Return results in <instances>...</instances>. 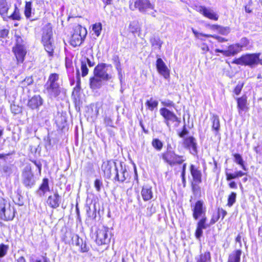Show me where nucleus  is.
<instances>
[{"label":"nucleus","instance_id":"1","mask_svg":"<svg viewBox=\"0 0 262 262\" xmlns=\"http://www.w3.org/2000/svg\"><path fill=\"white\" fill-rule=\"evenodd\" d=\"M113 67L104 63L98 64L94 70V76L90 79V88L93 90L100 89L103 81L110 80L112 76Z\"/></svg>","mask_w":262,"mask_h":262},{"label":"nucleus","instance_id":"2","mask_svg":"<svg viewBox=\"0 0 262 262\" xmlns=\"http://www.w3.org/2000/svg\"><path fill=\"white\" fill-rule=\"evenodd\" d=\"M59 75L52 73L50 75L47 82L45 85V92L50 99L57 98L63 91L59 83Z\"/></svg>","mask_w":262,"mask_h":262},{"label":"nucleus","instance_id":"3","mask_svg":"<svg viewBox=\"0 0 262 262\" xmlns=\"http://www.w3.org/2000/svg\"><path fill=\"white\" fill-rule=\"evenodd\" d=\"M52 29L50 25H46L42 29V42L45 49L49 56H52L54 52V46L52 40Z\"/></svg>","mask_w":262,"mask_h":262},{"label":"nucleus","instance_id":"4","mask_svg":"<svg viewBox=\"0 0 262 262\" xmlns=\"http://www.w3.org/2000/svg\"><path fill=\"white\" fill-rule=\"evenodd\" d=\"M160 114L164 118V122L167 127L170 128V122L174 123V126L177 127L181 122L180 118H178L173 112L166 107H162L159 110Z\"/></svg>","mask_w":262,"mask_h":262},{"label":"nucleus","instance_id":"5","mask_svg":"<svg viewBox=\"0 0 262 262\" xmlns=\"http://www.w3.org/2000/svg\"><path fill=\"white\" fill-rule=\"evenodd\" d=\"M86 33L87 31L85 28L80 26L76 28L71 37V45L74 47L80 46L84 40Z\"/></svg>","mask_w":262,"mask_h":262},{"label":"nucleus","instance_id":"6","mask_svg":"<svg viewBox=\"0 0 262 262\" xmlns=\"http://www.w3.org/2000/svg\"><path fill=\"white\" fill-rule=\"evenodd\" d=\"M259 54H246L235 60L233 63L237 64H245L253 67L257 64L259 61Z\"/></svg>","mask_w":262,"mask_h":262},{"label":"nucleus","instance_id":"7","mask_svg":"<svg viewBox=\"0 0 262 262\" xmlns=\"http://www.w3.org/2000/svg\"><path fill=\"white\" fill-rule=\"evenodd\" d=\"M22 182L27 188H31L35 184L34 174L30 166H26L22 173Z\"/></svg>","mask_w":262,"mask_h":262},{"label":"nucleus","instance_id":"8","mask_svg":"<svg viewBox=\"0 0 262 262\" xmlns=\"http://www.w3.org/2000/svg\"><path fill=\"white\" fill-rule=\"evenodd\" d=\"M108 228L104 226L97 230L96 242L98 245L107 244L110 242L111 237L108 234Z\"/></svg>","mask_w":262,"mask_h":262},{"label":"nucleus","instance_id":"9","mask_svg":"<svg viewBox=\"0 0 262 262\" xmlns=\"http://www.w3.org/2000/svg\"><path fill=\"white\" fill-rule=\"evenodd\" d=\"M43 103L44 100L40 95H34L28 99L27 105L31 110L38 111Z\"/></svg>","mask_w":262,"mask_h":262},{"label":"nucleus","instance_id":"10","mask_svg":"<svg viewBox=\"0 0 262 262\" xmlns=\"http://www.w3.org/2000/svg\"><path fill=\"white\" fill-rule=\"evenodd\" d=\"M129 8L132 10L138 9L140 12H144L147 9H152L153 7L148 0H136L134 6L132 4L129 5Z\"/></svg>","mask_w":262,"mask_h":262},{"label":"nucleus","instance_id":"11","mask_svg":"<svg viewBox=\"0 0 262 262\" xmlns=\"http://www.w3.org/2000/svg\"><path fill=\"white\" fill-rule=\"evenodd\" d=\"M183 145L185 148L189 150L191 154L193 156L197 155V142L194 137L190 136L185 138L184 140Z\"/></svg>","mask_w":262,"mask_h":262},{"label":"nucleus","instance_id":"12","mask_svg":"<svg viewBox=\"0 0 262 262\" xmlns=\"http://www.w3.org/2000/svg\"><path fill=\"white\" fill-rule=\"evenodd\" d=\"M193 212V217L195 220H198L200 217L205 215L206 208L204 206V203L201 200L196 202L192 209Z\"/></svg>","mask_w":262,"mask_h":262},{"label":"nucleus","instance_id":"13","mask_svg":"<svg viewBox=\"0 0 262 262\" xmlns=\"http://www.w3.org/2000/svg\"><path fill=\"white\" fill-rule=\"evenodd\" d=\"M197 11L205 17L213 20H217L219 15L214 11L209 8H206L205 6H200L197 8Z\"/></svg>","mask_w":262,"mask_h":262},{"label":"nucleus","instance_id":"14","mask_svg":"<svg viewBox=\"0 0 262 262\" xmlns=\"http://www.w3.org/2000/svg\"><path fill=\"white\" fill-rule=\"evenodd\" d=\"M15 209L11 208L10 204H8L4 209L0 213V219L2 220L8 221H12L15 216Z\"/></svg>","mask_w":262,"mask_h":262},{"label":"nucleus","instance_id":"15","mask_svg":"<svg viewBox=\"0 0 262 262\" xmlns=\"http://www.w3.org/2000/svg\"><path fill=\"white\" fill-rule=\"evenodd\" d=\"M156 67L158 72L164 76L165 78H167L169 76V70L163 61V60L159 58L156 61Z\"/></svg>","mask_w":262,"mask_h":262},{"label":"nucleus","instance_id":"16","mask_svg":"<svg viewBox=\"0 0 262 262\" xmlns=\"http://www.w3.org/2000/svg\"><path fill=\"white\" fill-rule=\"evenodd\" d=\"M48 205L52 208H57L59 206L60 196L56 191L53 195H50L47 199Z\"/></svg>","mask_w":262,"mask_h":262},{"label":"nucleus","instance_id":"17","mask_svg":"<svg viewBox=\"0 0 262 262\" xmlns=\"http://www.w3.org/2000/svg\"><path fill=\"white\" fill-rule=\"evenodd\" d=\"M192 31L194 35H195V37L198 38V39H200L201 40H204V38H202V37H212L216 40L220 42H223L227 41V39L225 38L215 35H209V34H203L202 33H200L198 32L196 30L194 29L193 28H192Z\"/></svg>","mask_w":262,"mask_h":262},{"label":"nucleus","instance_id":"18","mask_svg":"<svg viewBox=\"0 0 262 262\" xmlns=\"http://www.w3.org/2000/svg\"><path fill=\"white\" fill-rule=\"evenodd\" d=\"M116 163L112 161H104L101 166V169L104 172V175L108 178L111 176V169L113 166H116Z\"/></svg>","mask_w":262,"mask_h":262},{"label":"nucleus","instance_id":"19","mask_svg":"<svg viewBox=\"0 0 262 262\" xmlns=\"http://www.w3.org/2000/svg\"><path fill=\"white\" fill-rule=\"evenodd\" d=\"M176 154L175 152L171 150V148H167V150L162 154L161 157L165 162L167 163L169 165L172 164V161L174 159V156Z\"/></svg>","mask_w":262,"mask_h":262},{"label":"nucleus","instance_id":"20","mask_svg":"<svg viewBox=\"0 0 262 262\" xmlns=\"http://www.w3.org/2000/svg\"><path fill=\"white\" fill-rule=\"evenodd\" d=\"M49 191V180L47 178H44L38 189L36 191V194L39 196L42 197L45 195L47 192Z\"/></svg>","mask_w":262,"mask_h":262},{"label":"nucleus","instance_id":"21","mask_svg":"<svg viewBox=\"0 0 262 262\" xmlns=\"http://www.w3.org/2000/svg\"><path fill=\"white\" fill-rule=\"evenodd\" d=\"M115 171L116 172L115 180L121 183L124 182L128 176V173L126 168L125 167H123L122 164H121V169L120 171V174H119L116 166H115Z\"/></svg>","mask_w":262,"mask_h":262},{"label":"nucleus","instance_id":"22","mask_svg":"<svg viewBox=\"0 0 262 262\" xmlns=\"http://www.w3.org/2000/svg\"><path fill=\"white\" fill-rule=\"evenodd\" d=\"M191 174L193 178V181L195 183L199 184L202 182V173L201 171L198 170L194 165L191 164L190 167Z\"/></svg>","mask_w":262,"mask_h":262},{"label":"nucleus","instance_id":"23","mask_svg":"<svg viewBox=\"0 0 262 262\" xmlns=\"http://www.w3.org/2000/svg\"><path fill=\"white\" fill-rule=\"evenodd\" d=\"M237 108L238 109L239 114L242 111L248 110L247 107V97L246 95H243L241 97L237 98Z\"/></svg>","mask_w":262,"mask_h":262},{"label":"nucleus","instance_id":"24","mask_svg":"<svg viewBox=\"0 0 262 262\" xmlns=\"http://www.w3.org/2000/svg\"><path fill=\"white\" fill-rule=\"evenodd\" d=\"M141 195L144 201H147L151 199L153 197L151 187L144 186L141 191Z\"/></svg>","mask_w":262,"mask_h":262},{"label":"nucleus","instance_id":"25","mask_svg":"<svg viewBox=\"0 0 262 262\" xmlns=\"http://www.w3.org/2000/svg\"><path fill=\"white\" fill-rule=\"evenodd\" d=\"M11 7L6 0H0V15L4 18L8 16V11Z\"/></svg>","mask_w":262,"mask_h":262},{"label":"nucleus","instance_id":"26","mask_svg":"<svg viewBox=\"0 0 262 262\" xmlns=\"http://www.w3.org/2000/svg\"><path fill=\"white\" fill-rule=\"evenodd\" d=\"M14 52L17 61L23 62L26 55V52L23 48L20 46L17 47L14 49Z\"/></svg>","mask_w":262,"mask_h":262},{"label":"nucleus","instance_id":"27","mask_svg":"<svg viewBox=\"0 0 262 262\" xmlns=\"http://www.w3.org/2000/svg\"><path fill=\"white\" fill-rule=\"evenodd\" d=\"M241 51H242V49L240 46H238V44L236 43L232 45L229 46L228 50H227V51L226 52V56L234 55Z\"/></svg>","mask_w":262,"mask_h":262},{"label":"nucleus","instance_id":"28","mask_svg":"<svg viewBox=\"0 0 262 262\" xmlns=\"http://www.w3.org/2000/svg\"><path fill=\"white\" fill-rule=\"evenodd\" d=\"M241 254L240 249L233 251L229 256L228 262H240Z\"/></svg>","mask_w":262,"mask_h":262},{"label":"nucleus","instance_id":"29","mask_svg":"<svg viewBox=\"0 0 262 262\" xmlns=\"http://www.w3.org/2000/svg\"><path fill=\"white\" fill-rule=\"evenodd\" d=\"M233 156L234 157L233 161L239 165L244 170L247 171L248 169L245 165V162L242 156L239 154H234Z\"/></svg>","mask_w":262,"mask_h":262},{"label":"nucleus","instance_id":"30","mask_svg":"<svg viewBox=\"0 0 262 262\" xmlns=\"http://www.w3.org/2000/svg\"><path fill=\"white\" fill-rule=\"evenodd\" d=\"M150 42L154 49L160 50L163 41L158 37H152L150 39Z\"/></svg>","mask_w":262,"mask_h":262},{"label":"nucleus","instance_id":"31","mask_svg":"<svg viewBox=\"0 0 262 262\" xmlns=\"http://www.w3.org/2000/svg\"><path fill=\"white\" fill-rule=\"evenodd\" d=\"M212 129L215 130L216 133H218L220 129V123L219 117L216 115H213L212 118Z\"/></svg>","mask_w":262,"mask_h":262},{"label":"nucleus","instance_id":"32","mask_svg":"<svg viewBox=\"0 0 262 262\" xmlns=\"http://www.w3.org/2000/svg\"><path fill=\"white\" fill-rule=\"evenodd\" d=\"M196 262H210L211 254L210 252L206 251L203 254H200L199 257L196 258Z\"/></svg>","mask_w":262,"mask_h":262},{"label":"nucleus","instance_id":"33","mask_svg":"<svg viewBox=\"0 0 262 262\" xmlns=\"http://www.w3.org/2000/svg\"><path fill=\"white\" fill-rule=\"evenodd\" d=\"M80 68L81 70V75L82 77H84L88 75L89 72V69L87 67V64H85V62H87V60L85 59V57H82L80 60Z\"/></svg>","mask_w":262,"mask_h":262},{"label":"nucleus","instance_id":"34","mask_svg":"<svg viewBox=\"0 0 262 262\" xmlns=\"http://www.w3.org/2000/svg\"><path fill=\"white\" fill-rule=\"evenodd\" d=\"M7 17L12 20H19L20 19L21 17L19 10L16 5L14 6V10L12 14H11L10 16H8Z\"/></svg>","mask_w":262,"mask_h":262},{"label":"nucleus","instance_id":"35","mask_svg":"<svg viewBox=\"0 0 262 262\" xmlns=\"http://www.w3.org/2000/svg\"><path fill=\"white\" fill-rule=\"evenodd\" d=\"M146 106L149 110L152 111L155 108H157L158 105V101L157 100H153L152 98H151L150 100H148L145 102Z\"/></svg>","mask_w":262,"mask_h":262},{"label":"nucleus","instance_id":"36","mask_svg":"<svg viewBox=\"0 0 262 262\" xmlns=\"http://www.w3.org/2000/svg\"><path fill=\"white\" fill-rule=\"evenodd\" d=\"M32 12V2H26L24 14L27 18H29L31 16Z\"/></svg>","mask_w":262,"mask_h":262},{"label":"nucleus","instance_id":"37","mask_svg":"<svg viewBox=\"0 0 262 262\" xmlns=\"http://www.w3.org/2000/svg\"><path fill=\"white\" fill-rule=\"evenodd\" d=\"M184 156L179 155L176 154V156H174V159L172 161V162L173 163L172 164H170V166H173L175 165H179L183 163L184 161H185V159L184 158Z\"/></svg>","mask_w":262,"mask_h":262},{"label":"nucleus","instance_id":"38","mask_svg":"<svg viewBox=\"0 0 262 262\" xmlns=\"http://www.w3.org/2000/svg\"><path fill=\"white\" fill-rule=\"evenodd\" d=\"M9 246L3 243L0 244V258L5 257L8 253Z\"/></svg>","mask_w":262,"mask_h":262},{"label":"nucleus","instance_id":"39","mask_svg":"<svg viewBox=\"0 0 262 262\" xmlns=\"http://www.w3.org/2000/svg\"><path fill=\"white\" fill-rule=\"evenodd\" d=\"M207 217L205 215H203L201 220L198 222L197 226L203 229H206L209 226V225L206 224Z\"/></svg>","mask_w":262,"mask_h":262},{"label":"nucleus","instance_id":"40","mask_svg":"<svg viewBox=\"0 0 262 262\" xmlns=\"http://www.w3.org/2000/svg\"><path fill=\"white\" fill-rule=\"evenodd\" d=\"M102 27V24L101 23H96L93 25L92 30L97 37L100 35Z\"/></svg>","mask_w":262,"mask_h":262},{"label":"nucleus","instance_id":"41","mask_svg":"<svg viewBox=\"0 0 262 262\" xmlns=\"http://www.w3.org/2000/svg\"><path fill=\"white\" fill-rule=\"evenodd\" d=\"M236 193L234 192H232L228 196L227 205L229 207H231L236 201Z\"/></svg>","mask_w":262,"mask_h":262},{"label":"nucleus","instance_id":"42","mask_svg":"<svg viewBox=\"0 0 262 262\" xmlns=\"http://www.w3.org/2000/svg\"><path fill=\"white\" fill-rule=\"evenodd\" d=\"M152 145L158 151H160L162 148L163 143L159 139H154L152 141Z\"/></svg>","mask_w":262,"mask_h":262},{"label":"nucleus","instance_id":"43","mask_svg":"<svg viewBox=\"0 0 262 262\" xmlns=\"http://www.w3.org/2000/svg\"><path fill=\"white\" fill-rule=\"evenodd\" d=\"M161 104L165 106L164 107H174L175 104L174 103L169 99H165L164 100L161 101Z\"/></svg>","mask_w":262,"mask_h":262},{"label":"nucleus","instance_id":"44","mask_svg":"<svg viewBox=\"0 0 262 262\" xmlns=\"http://www.w3.org/2000/svg\"><path fill=\"white\" fill-rule=\"evenodd\" d=\"M33 82V79L32 77H26L24 80H23L21 82L22 86L26 87Z\"/></svg>","mask_w":262,"mask_h":262},{"label":"nucleus","instance_id":"45","mask_svg":"<svg viewBox=\"0 0 262 262\" xmlns=\"http://www.w3.org/2000/svg\"><path fill=\"white\" fill-rule=\"evenodd\" d=\"M249 40L246 37H243L241 39L240 42L238 43V46H240L241 48L242 49V50H243V48H246L249 45Z\"/></svg>","mask_w":262,"mask_h":262},{"label":"nucleus","instance_id":"46","mask_svg":"<svg viewBox=\"0 0 262 262\" xmlns=\"http://www.w3.org/2000/svg\"><path fill=\"white\" fill-rule=\"evenodd\" d=\"M230 28L228 27H220V29H219L218 32L223 35H226L230 32Z\"/></svg>","mask_w":262,"mask_h":262},{"label":"nucleus","instance_id":"47","mask_svg":"<svg viewBox=\"0 0 262 262\" xmlns=\"http://www.w3.org/2000/svg\"><path fill=\"white\" fill-rule=\"evenodd\" d=\"M103 186L102 182L99 179H96L94 182V186L98 192L100 191L101 188Z\"/></svg>","mask_w":262,"mask_h":262},{"label":"nucleus","instance_id":"48","mask_svg":"<svg viewBox=\"0 0 262 262\" xmlns=\"http://www.w3.org/2000/svg\"><path fill=\"white\" fill-rule=\"evenodd\" d=\"M9 33V30L5 28L0 29V38H6Z\"/></svg>","mask_w":262,"mask_h":262},{"label":"nucleus","instance_id":"49","mask_svg":"<svg viewBox=\"0 0 262 262\" xmlns=\"http://www.w3.org/2000/svg\"><path fill=\"white\" fill-rule=\"evenodd\" d=\"M73 242H75V245L80 246L82 244L83 239L80 238L78 235H75L73 237Z\"/></svg>","mask_w":262,"mask_h":262},{"label":"nucleus","instance_id":"50","mask_svg":"<svg viewBox=\"0 0 262 262\" xmlns=\"http://www.w3.org/2000/svg\"><path fill=\"white\" fill-rule=\"evenodd\" d=\"M129 30L133 33L137 32L138 29L137 24L136 22L131 23L129 25Z\"/></svg>","mask_w":262,"mask_h":262},{"label":"nucleus","instance_id":"51","mask_svg":"<svg viewBox=\"0 0 262 262\" xmlns=\"http://www.w3.org/2000/svg\"><path fill=\"white\" fill-rule=\"evenodd\" d=\"M7 201L4 198L0 197V213L7 206Z\"/></svg>","mask_w":262,"mask_h":262},{"label":"nucleus","instance_id":"52","mask_svg":"<svg viewBox=\"0 0 262 262\" xmlns=\"http://www.w3.org/2000/svg\"><path fill=\"white\" fill-rule=\"evenodd\" d=\"M203 229L199 228L196 226V229L195 232V237L199 239L203 234Z\"/></svg>","mask_w":262,"mask_h":262},{"label":"nucleus","instance_id":"53","mask_svg":"<svg viewBox=\"0 0 262 262\" xmlns=\"http://www.w3.org/2000/svg\"><path fill=\"white\" fill-rule=\"evenodd\" d=\"M79 247L80 248V251L83 253L86 252L89 250V247L87 246L85 242H83Z\"/></svg>","mask_w":262,"mask_h":262},{"label":"nucleus","instance_id":"54","mask_svg":"<svg viewBox=\"0 0 262 262\" xmlns=\"http://www.w3.org/2000/svg\"><path fill=\"white\" fill-rule=\"evenodd\" d=\"M49 259L46 256H42L40 258L32 259L31 262H49Z\"/></svg>","mask_w":262,"mask_h":262},{"label":"nucleus","instance_id":"55","mask_svg":"<svg viewBox=\"0 0 262 262\" xmlns=\"http://www.w3.org/2000/svg\"><path fill=\"white\" fill-rule=\"evenodd\" d=\"M243 86V83H238L234 89V92L237 95H239L241 93Z\"/></svg>","mask_w":262,"mask_h":262},{"label":"nucleus","instance_id":"56","mask_svg":"<svg viewBox=\"0 0 262 262\" xmlns=\"http://www.w3.org/2000/svg\"><path fill=\"white\" fill-rule=\"evenodd\" d=\"M188 134V131L186 127V125H184L183 127V129L181 132L179 133V136L181 138L184 137L186 135Z\"/></svg>","mask_w":262,"mask_h":262},{"label":"nucleus","instance_id":"57","mask_svg":"<svg viewBox=\"0 0 262 262\" xmlns=\"http://www.w3.org/2000/svg\"><path fill=\"white\" fill-rule=\"evenodd\" d=\"M197 183H192V189L194 193L196 194L200 191V187L196 184Z\"/></svg>","mask_w":262,"mask_h":262},{"label":"nucleus","instance_id":"58","mask_svg":"<svg viewBox=\"0 0 262 262\" xmlns=\"http://www.w3.org/2000/svg\"><path fill=\"white\" fill-rule=\"evenodd\" d=\"M226 180L227 181H231L232 179H236L235 177V173H231L226 171Z\"/></svg>","mask_w":262,"mask_h":262},{"label":"nucleus","instance_id":"59","mask_svg":"<svg viewBox=\"0 0 262 262\" xmlns=\"http://www.w3.org/2000/svg\"><path fill=\"white\" fill-rule=\"evenodd\" d=\"M104 123L106 125L112 127L113 126V120L110 117H105L104 119Z\"/></svg>","mask_w":262,"mask_h":262},{"label":"nucleus","instance_id":"60","mask_svg":"<svg viewBox=\"0 0 262 262\" xmlns=\"http://www.w3.org/2000/svg\"><path fill=\"white\" fill-rule=\"evenodd\" d=\"M227 214V212L223 209H219L217 216L219 217L221 216L222 219H223Z\"/></svg>","mask_w":262,"mask_h":262},{"label":"nucleus","instance_id":"61","mask_svg":"<svg viewBox=\"0 0 262 262\" xmlns=\"http://www.w3.org/2000/svg\"><path fill=\"white\" fill-rule=\"evenodd\" d=\"M147 214L148 215H151L153 213H154L156 212V209L155 207H153V206L151 205L150 207H148L147 208Z\"/></svg>","mask_w":262,"mask_h":262},{"label":"nucleus","instance_id":"62","mask_svg":"<svg viewBox=\"0 0 262 262\" xmlns=\"http://www.w3.org/2000/svg\"><path fill=\"white\" fill-rule=\"evenodd\" d=\"M47 112L46 110H41L37 113V117L43 118L46 117Z\"/></svg>","mask_w":262,"mask_h":262},{"label":"nucleus","instance_id":"63","mask_svg":"<svg viewBox=\"0 0 262 262\" xmlns=\"http://www.w3.org/2000/svg\"><path fill=\"white\" fill-rule=\"evenodd\" d=\"M235 174L236 178H238L239 177H242L243 176L246 175L247 173L245 172H244L242 171H237L234 172Z\"/></svg>","mask_w":262,"mask_h":262},{"label":"nucleus","instance_id":"64","mask_svg":"<svg viewBox=\"0 0 262 262\" xmlns=\"http://www.w3.org/2000/svg\"><path fill=\"white\" fill-rule=\"evenodd\" d=\"M116 69L118 72V75H120V73L122 71V69L121 68V64L119 61H117V62L115 64Z\"/></svg>","mask_w":262,"mask_h":262}]
</instances>
